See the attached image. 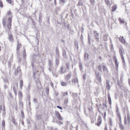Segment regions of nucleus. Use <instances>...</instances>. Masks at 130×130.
Instances as JSON below:
<instances>
[{
    "label": "nucleus",
    "mask_w": 130,
    "mask_h": 130,
    "mask_svg": "<svg viewBox=\"0 0 130 130\" xmlns=\"http://www.w3.org/2000/svg\"><path fill=\"white\" fill-rule=\"evenodd\" d=\"M12 122L15 124L16 125L17 124V122H16L15 119H12Z\"/></svg>",
    "instance_id": "48"
},
{
    "label": "nucleus",
    "mask_w": 130,
    "mask_h": 130,
    "mask_svg": "<svg viewBox=\"0 0 130 130\" xmlns=\"http://www.w3.org/2000/svg\"><path fill=\"white\" fill-rule=\"evenodd\" d=\"M120 41H121V42L123 44H124L125 43V40L124 39H122Z\"/></svg>",
    "instance_id": "47"
},
{
    "label": "nucleus",
    "mask_w": 130,
    "mask_h": 130,
    "mask_svg": "<svg viewBox=\"0 0 130 130\" xmlns=\"http://www.w3.org/2000/svg\"><path fill=\"white\" fill-rule=\"evenodd\" d=\"M13 90L14 91V93H15V95H17L16 91V89L15 88V87L14 86H13Z\"/></svg>",
    "instance_id": "52"
},
{
    "label": "nucleus",
    "mask_w": 130,
    "mask_h": 130,
    "mask_svg": "<svg viewBox=\"0 0 130 130\" xmlns=\"http://www.w3.org/2000/svg\"><path fill=\"white\" fill-rule=\"evenodd\" d=\"M88 54L86 53H85L84 55V58L85 60H87L88 59Z\"/></svg>",
    "instance_id": "17"
},
{
    "label": "nucleus",
    "mask_w": 130,
    "mask_h": 130,
    "mask_svg": "<svg viewBox=\"0 0 130 130\" xmlns=\"http://www.w3.org/2000/svg\"><path fill=\"white\" fill-rule=\"evenodd\" d=\"M122 62H123V64L124 65V66L125 67H126V63H125V60H124V58H122Z\"/></svg>",
    "instance_id": "41"
},
{
    "label": "nucleus",
    "mask_w": 130,
    "mask_h": 130,
    "mask_svg": "<svg viewBox=\"0 0 130 130\" xmlns=\"http://www.w3.org/2000/svg\"><path fill=\"white\" fill-rule=\"evenodd\" d=\"M102 123L101 117V116H99L97 120V123L95 124L96 125L99 126Z\"/></svg>",
    "instance_id": "8"
},
{
    "label": "nucleus",
    "mask_w": 130,
    "mask_h": 130,
    "mask_svg": "<svg viewBox=\"0 0 130 130\" xmlns=\"http://www.w3.org/2000/svg\"><path fill=\"white\" fill-rule=\"evenodd\" d=\"M103 70L104 72H108V70L107 67L105 65L102 66Z\"/></svg>",
    "instance_id": "18"
},
{
    "label": "nucleus",
    "mask_w": 130,
    "mask_h": 130,
    "mask_svg": "<svg viewBox=\"0 0 130 130\" xmlns=\"http://www.w3.org/2000/svg\"><path fill=\"white\" fill-rule=\"evenodd\" d=\"M94 34L95 37L96 38V39H97V41H98L99 39V34H98L96 31H94Z\"/></svg>",
    "instance_id": "12"
},
{
    "label": "nucleus",
    "mask_w": 130,
    "mask_h": 130,
    "mask_svg": "<svg viewBox=\"0 0 130 130\" xmlns=\"http://www.w3.org/2000/svg\"><path fill=\"white\" fill-rule=\"evenodd\" d=\"M9 35V39L10 41L12 42L13 41V36L12 34H8Z\"/></svg>",
    "instance_id": "16"
},
{
    "label": "nucleus",
    "mask_w": 130,
    "mask_h": 130,
    "mask_svg": "<svg viewBox=\"0 0 130 130\" xmlns=\"http://www.w3.org/2000/svg\"><path fill=\"white\" fill-rule=\"evenodd\" d=\"M46 92L47 94H48L49 92V89L47 87L46 88Z\"/></svg>",
    "instance_id": "43"
},
{
    "label": "nucleus",
    "mask_w": 130,
    "mask_h": 130,
    "mask_svg": "<svg viewBox=\"0 0 130 130\" xmlns=\"http://www.w3.org/2000/svg\"><path fill=\"white\" fill-rule=\"evenodd\" d=\"M72 76V74L70 72L65 77V79L66 80H69Z\"/></svg>",
    "instance_id": "11"
},
{
    "label": "nucleus",
    "mask_w": 130,
    "mask_h": 130,
    "mask_svg": "<svg viewBox=\"0 0 130 130\" xmlns=\"http://www.w3.org/2000/svg\"><path fill=\"white\" fill-rule=\"evenodd\" d=\"M50 130H58V129L57 128H53L52 127L50 128Z\"/></svg>",
    "instance_id": "63"
},
{
    "label": "nucleus",
    "mask_w": 130,
    "mask_h": 130,
    "mask_svg": "<svg viewBox=\"0 0 130 130\" xmlns=\"http://www.w3.org/2000/svg\"><path fill=\"white\" fill-rule=\"evenodd\" d=\"M59 57H55V62L57 66L58 65L59 63Z\"/></svg>",
    "instance_id": "14"
},
{
    "label": "nucleus",
    "mask_w": 130,
    "mask_h": 130,
    "mask_svg": "<svg viewBox=\"0 0 130 130\" xmlns=\"http://www.w3.org/2000/svg\"><path fill=\"white\" fill-rule=\"evenodd\" d=\"M21 115L22 117L23 118H24V113L23 110H21Z\"/></svg>",
    "instance_id": "40"
},
{
    "label": "nucleus",
    "mask_w": 130,
    "mask_h": 130,
    "mask_svg": "<svg viewBox=\"0 0 130 130\" xmlns=\"http://www.w3.org/2000/svg\"><path fill=\"white\" fill-rule=\"evenodd\" d=\"M23 81L22 80H20V88L21 89H22V87L23 86Z\"/></svg>",
    "instance_id": "24"
},
{
    "label": "nucleus",
    "mask_w": 130,
    "mask_h": 130,
    "mask_svg": "<svg viewBox=\"0 0 130 130\" xmlns=\"http://www.w3.org/2000/svg\"><path fill=\"white\" fill-rule=\"evenodd\" d=\"M72 83H78V80L77 78H75L73 79L72 80Z\"/></svg>",
    "instance_id": "25"
},
{
    "label": "nucleus",
    "mask_w": 130,
    "mask_h": 130,
    "mask_svg": "<svg viewBox=\"0 0 130 130\" xmlns=\"http://www.w3.org/2000/svg\"><path fill=\"white\" fill-rule=\"evenodd\" d=\"M61 85L63 86H66L67 85V83L64 81H62L60 83Z\"/></svg>",
    "instance_id": "20"
},
{
    "label": "nucleus",
    "mask_w": 130,
    "mask_h": 130,
    "mask_svg": "<svg viewBox=\"0 0 130 130\" xmlns=\"http://www.w3.org/2000/svg\"><path fill=\"white\" fill-rule=\"evenodd\" d=\"M83 5V3L81 2L80 1H79L77 5L78 6H82Z\"/></svg>",
    "instance_id": "44"
},
{
    "label": "nucleus",
    "mask_w": 130,
    "mask_h": 130,
    "mask_svg": "<svg viewBox=\"0 0 130 130\" xmlns=\"http://www.w3.org/2000/svg\"><path fill=\"white\" fill-rule=\"evenodd\" d=\"M109 124L111 126H112V119L111 118H110L109 119Z\"/></svg>",
    "instance_id": "39"
},
{
    "label": "nucleus",
    "mask_w": 130,
    "mask_h": 130,
    "mask_svg": "<svg viewBox=\"0 0 130 130\" xmlns=\"http://www.w3.org/2000/svg\"><path fill=\"white\" fill-rule=\"evenodd\" d=\"M12 17H9L8 19V23L7 25V27L8 29H10L11 28V25Z\"/></svg>",
    "instance_id": "4"
},
{
    "label": "nucleus",
    "mask_w": 130,
    "mask_h": 130,
    "mask_svg": "<svg viewBox=\"0 0 130 130\" xmlns=\"http://www.w3.org/2000/svg\"><path fill=\"white\" fill-rule=\"evenodd\" d=\"M8 14L9 15H10V17H11L12 18V13L10 11H9L8 12Z\"/></svg>",
    "instance_id": "54"
},
{
    "label": "nucleus",
    "mask_w": 130,
    "mask_h": 130,
    "mask_svg": "<svg viewBox=\"0 0 130 130\" xmlns=\"http://www.w3.org/2000/svg\"><path fill=\"white\" fill-rule=\"evenodd\" d=\"M56 68H55L54 69H53V70L52 71H51L52 72V74L54 76H55V77H56L58 76V75H55V73L56 71Z\"/></svg>",
    "instance_id": "19"
},
{
    "label": "nucleus",
    "mask_w": 130,
    "mask_h": 130,
    "mask_svg": "<svg viewBox=\"0 0 130 130\" xmlns=\"http://www.w3.org/2000/svg\"><path fill=\"white\" fill-rule=\"evenodd\" d=\"M91 123H93L95 120V117H94L92 119L91 118Z\"/></svg>",
    "instance_id": "49"
},
{
    "label": "nucleus",
    "mask_w": 130,
    "mask_h": 130,
    "mask_svg": "<svg viewBox=\"0 0 130 130\" xmlns=\"http://www.w3.org/2000/svg\"><path fill=\"white\" fill-rule=\"evenodd\" d=\"M68 98H66L65 100L64 101V103L65 104H67L68 102Z\"/></svg>",
    "instance_id": "34"
},
{
    "label": "nucleus",
    "mask_w": 130,
    "mask_h": 130,
    "mask_svg": "<svg viewBox=\"0 0 130 130\" xmlns=\"http://www.w3.org/2000/svg\"><path fill=\"white\" fill-rule=\"evenodd\" d=\"M79 66L80 70H82L83 69V66L82 63L80 62L79 63Z\"/></svg>",
    "instance_id": "31"
},
{
    "label": "nucleus",
    "mask_w": 130,
    "mask_h": 130,
    "mask_svg": "<svg viewBox=\"0 0 130 130\" xmlns=\"http://www.w3.org/2000/svg\"><path fill=\"white\" fill-rule=\"evenodd\" d=\"M111 83L110 81L107 79L106 80V87L107 90H110L111 87Z\"/></svg>",
    "instance_id": "2"
},
{
    "label": "nucleus",
    "mask_w": 130,
    "mask_h": 130,
    "mask_svg": "<svg viewBox=\"0 0 130 130\" xmlns=\"http://www.w3.org/2000/svg\"><path fill=\"white\" fill-rule=\"evenodd\" d=\"M103 40L105 41H107L108 39L107 38V35H104L103 38Z\"/></svg>",
    "instance_id": "33"
},
{
    "label": "nucleus",
    "mask_w": 130,
    "mask_h": 130,
    "mask_svg": "<svg viewBox=\"0 0 130 130\" xmlns=\"http://www.w3.org/2000/svg\"><path fill=\"white\" fill-rule=\"evenodd\" d=\"M48 65L49 66L48 69L50 72L54 69L53 66L52 61V60H48Z\"/></svg>",
    "instance_id": "1"
},
{
    "label": "nucleus",
    "mask_w": 130,
    "mask_h": 130,
    "mask_svg": "<svg viewBox=\"0 0 130 130\" xmlns=\"http://www.w3.org/2000/svg\"><path fill=\"white\" fill-rule=\"evenodd\" d=\"M30 88H31V85L30 83H29L28 84V87L26 89V91L28 92L29 91V90H30Z\"/></svg>",
    "instance_id": "27"
},
{
    "label": "nucleus",
    "mask_w": 130,
    "mask_h": 130,
    "mask_svg": "<svg viewBox=\"0 0 130 130\" xmlns=\"http://www.w3.org/2000/svg\"><path fill=\"white\" fill-rule=\"evenodd\" d=\"M7 2L10 4L12 5V3L11 0H6Z\"/></svg>",
    "instance_id": "55"
},
{
    "label": "nucleus",
    "mask_w": 130,
    "mask_h": 130,
    "mask_svg": "<svg viewBox=\"0 0 130 130\" xmlns=\"http://www.w3.org/2000/svg\"><path fill=\"white\" fill-rule=\"evenodd\" d=\"M41 115H39L37 116V118L38 120H39L41 119Z\"/></svg>",
    "instance_id": "50"
},
{
    "label": "nucleus",
    "mask_w": 130,
    "mask_h": 130,
    "mask_svg": "<svg viewBox=\"0 0 130 130\" xmlns=\"http://www.w3.org/2000/svg\"><path fill=\"white\" fill-rule=\"evenodd\" d=\"M42 16L41 13H40L39 15V21L40 22H41Z\"/></svg>",
    "instance_id": "28"
},
{
    "label": "nucleus",
    "mask_w": 130,
    "mask_h": 130,
    "mask_svg": "<svg viewBox=\"0 0 130 130\" xmlns=\"http://www.w3.org/2000/svg\"><path fill=\"white\" fill-rule=\"evenodd\" d=\"M62 55L64 58H67V55L66 51L64 50H63Z\"/></svg>",
    "instance_id": "15"
},
{
    "label": "nucleus",
    "mask_w": 130,
    "mask_h": 130,
    "mask_svg": "<svg viewBox=\"0 0 130 130\" xmlns=\"http://www.w3.org/2000/svg\"><path fill=\"white\" fill-rule=\"evenodd\" d=\"M66 65L67 68L68 69H69L70 68V63H67L66 64Z\"/></svg>",
    "instance_id": "45"
},
{
    "label": "nucleus",
    "mask_w": 130,
    "mask_h": 130,
    "mask_svg": "<svg viewBox=\"0 0 130 130\" xmlns=\"http://www.w3.org/2000/svg\"><path fill=\"white\" fill-rule=\"evenodd\" d=\"M116 112H119V109L117 106L116 107Z\"/></svg>",
    "instance_id": "60"
},
{
    "label": "nucleus",
    "mask_w": 130,
    "mask_h": 130,
    "mask_svg": "<svg viewBox=\"0 0 130 130\" xmlns=\"http://www.w3.org/2000/svg\"><path fill=\"white\" fill-rule=\"evenodd\" d=\"M108 101L109 102V104H110V105H111V98L109 94L108 95Z\"/></svg>",
    "instance_id": "23"
},
{
    "label": "nucleus",
    "mask_w": 130,
    "mask_h": 130,
    "mask_svg": "<svg viewBox=\"0 0 130 130\" xmlns=\"http://www.w3.org/2000/svg\"><path fill=\"white\" fill-rule=\"evenodd\" d=\"M113 60L115 61V64L116 68L118 69V67L119 62L118 61L116 57H114Z\"/></svg>",
    "instance_id": "10"
},
{
    "label": "nucleus",
    "mask_w": 130,
    "mask_h": 130,
    "mask_svg": "<svg viewBox=\"0 0 130 130\" xmlns=\"http://www.w3.org/2000/svg\"><path fill=\"white\" fill-rule=\"evenodd\" d=\"M119 52L121 59L124 58L123 55L125 54V53L122 47H121L119 48Z\"/></svg>",
    "instance_id": "3"
},
{
    "label": "nucleus",
    "mask_w": 130,
    "mask_h": 130,
    "mask_svg": "<svg viewBox=\"0 0 130 130\" xmlns=\"http://www.w3.org/2000/svg\"><path fill=\"white\" fill-rule=\"evenodd\" d=\"M117 6L116 5L112 7V12H113L116 10L117 9Z\"/></svg>",
    "instance_id": "30"
},
{
    "label": "nucleus",
    "mask_w": 130,
    "mask_h": 130,
    "mask_svg": "<svg viewBox=\"0 0 130 130\" xmlns=\"http://www.w3.org/2000/svg\"><path fill=\"white\" fill-rule=\"evenodd\" d=\"M18 96L20 98H22L23 97L22 93L21 91H19L18 92Z\"/></svg>",
    "instance_id": "26"
},
{
    "label": "nucleus",
    "mask_w": 130,
    "mask_h": 130,
    "mask_svg": "<svg viewBox=\"0 0 130 130\" xmlns=\"http://www.w3.org/2000/svg\"><path fill=\"white\" fill-rule=\"evenodd\" d=\"M68 93L67 92H62V96H65L66 95H68Z\"/></svg>",
    "instance_id": "35"
},
{
    "label": "nucleus",
    "mask_w": 130,
    "mask_h": 130,
    "mask_svg": "<svg viewBox=\"0 0 130 130\" xmlns=\"http://www.w3.org/2000/svg\"><path fill=\"white\" fill-rule=\"evenodd\" d=\"M3 6V3L2 1H0V7H1L2 8Z\"/></svg>",
    "instance_id": "53"
},
{
    "label": "nucleus",
    "mask_w": 130,
    "mask_h": 130,
    "mask_svg": "<svg viewBox=\"0 0 130 130\" xmlns=\"http://www.w3.org/2000/svg\"><path fill=\"white\" fill-rule=\"evenodd\" d=\"M90 2H91V4L92 6H93L95 4L94 0H90Z\"/></svg>",
    "instance_id": "38"
},
{
    "label": "nucleus",
    "mask_w": 130,
    "mask_h": 130,
    "mask_svg": "<svg viewBox=\"0 0 130 130\" xmlns=\"http://www.w3.org/2000/svg\"><path fill=\"white\" fill-rule=\"evenodd\" d=\"M96 74V78L100 83H101L102 82V79L101 78V76L100 73L99 72H95Z\"/></svg>",
    "instance_id": "6"
},
{
    "label": "nucleus",
    "mask_w": 130,
    "mask_h": 130,
    "mask_svg": "<svg viewBox=\"0 0 130 130\" xmlns=\"http://www.w3.org/2000/svg\"><path fill=\"white\" fill-rule=\"evenodd\" d=\"M102 66L100 65L98 66V69L99 70V71L100 72H102Z\"/></svg>",
    "instance_id": "29"
},
{
    "label": "nucleus",
    "mask_w": 130,
    "mask_h": 130,
    "mask_svg": "<svg viewBox=\"0 0 130 130\" xmlns=\"http://www.w3.org/2000/svg\"><path fill=\"white\" fill-rule=\"evenodd\" d=\"M18 72H19V69H18V68L16 69V70L15 71V73H14V75H17L18 74Z\"/></svg>",
    "instance_id": "36"
},
{
    "label": "nucleus",
    "mask_w": 130,
    "mask_h": 130,
    "mask_svg": "<svg viewBox=\"0 0 130 130\" xmlns=\"http://www.w3.org/2000/svg\"><path fill=\"white\" fill-rule=\"evenodd\" d=\"M80 40H83V35L82 34H81V36H80Z\"/></svg>",
    "instance_id": "64"
},
{
    "label": "nucleus",
    "mask_w": 130,
    "mask_h": 130,
    "mask_svg": "<svg viewBox=\"0 0 130 130\" xmlns=\"http://www.w3.org/2000/svg\"><path fill=\"white\" fill-rule=\"evenodd\" d=\"M119 126L121 130H124V128L123 125L122 123H119Z\"/></svg>",
    "instance_id": "22"
},
{
    "label": "nucleus",
    "mask_w": 130,
    "mask_h": 130,
    "mask_svg": "<svg viewBox=\"0 0 130 130\" xmlns=\"http://www.w3.org/2000/svg\"><path fill=\"white\" fill-rule=\"evenodd\" d=\"M17 41V53L18 55H19L20 52L19 51L20 48L21 46V44L20 42L18 40Z\"/></svg>",
    "instance_id": "5"
},
{
    "label": "nucleus",
    "mask_w": 130,
    "mask_h": 130,
    "mask_svg": "<svg viewBox=\"0 0 130 130\" xmlns=\"http://www.w3.org/2000/svg\"><path fill=\"white\" fill-rule=\"evenodd\" d=\"M19 103L20 106H21V107H23V103L20 100L19 102Z\"/></svg>",
    "instance_id": "37"
},
{
    "label": "nucleus",
    "mask_w": 130,
    "mask_h": 130,
    "mask_svg": "<svg viewBox=\"0 0 130 130\" xmlns=\"http://www.w3.org/2000/svg\"><path fill=\"white\" fill-rule=\"evenodd\" d=\"M55 53L57 56L56 57H60V56L59 55V53L58 50V46H57L56 47Z\"/></svg>",
    "instance_id": "13"
},
{
    "label": "nucleus",
    "mask_w": 130,
    "mask_h": 130,
    "mask_svg": "<svg viewBox=\"0 0 130 130\" xmlns=\"http://www.w3.org/2000/svg\"><path fill=\"white\" fill-rule=\"evenodd\" d=\"M105 3L108 5H109L110 6V2L108 0H105Z\"/></svg>",
    "instance_id": "32"
},
{
    "label": "nucleus",
    "mask_w": 130,
    "mask_h": 130,
    "mask_svg": "<svg viewBox=\"0 0 130 130\" xmlns=\"http://www.w3.org/2000/svg\"><path fill=\"white\" fill-rule=\"evenodd\" d=\"M124 122L125 125H126L127 124V121L126 119L125 118H124Z\"/></svg>",
    "instance_id": "62"
},
{
    "label": "nucleus",
    "mask_w": 130,
    "mask_h": 130,
    "mask_svg": "<svg viewBox=\"0 0 130 130\" xmlns=\"http://www.w3.org/2000/svg\"><path fill=\"white\" fill-rule=\"evenodd\" d=\"M23 59H25L26 58V54L25 49H24L23 52Z\"/></svg>",
    "instance_id": "21"
},
{
    "label": "nucleus",
    "mask_w": 130,
    "mask_h": 130,
    "mask_svg": "<svg viewBox=\"0 0 130 130\" xmlns=\"http://www.w3.org/2000/svg\"><path fill=\"white\" fill-rule=\"evenodd\" d=\"M56 115L57 117L59 120H62L63 119L62 117L61 116L59 112L58 111H56Z\"/></svg>",
    "instance_id": "9"
},
{
    "label": "nucleus",
    "mask_w": 130,
    "mask_h": 130,
    "mask_svg": "<svg viewBox=\"0 0 130 130\" xmlns=\"http://www.w3.org/2000/svg\"><path fill=\"white\" fill-rule=\"evenodd\" d=\"M60 74H62L66 72L65 67L64 66L61 67L59 70Z\"/></svg>",
    "instance_id": "7"
},
{
    "label": "nucleus",
    "mask_w": 130,
    "mask_h": 130,
    "mask_svg": "<svg viewBox=\"0 0 130 130\" xmlns=\"http://www.w3.org/2000/svg\"><path fill=\"white\" fill-rule=\"evenodd\" d=\"M86 75L85 74H84L83 76V78L84 79V80H85L86 79Z\"/></svg>",
    "instance_id": "61"
},
{
    "label": "nucleus",
    "mask_w": 130,
    "mask_h": 130,
    "mask_svg": "<svg viewBox=\"0 0 130 130\" xmlns=\"http://www.w3.org/2000/svg\"><path fill=\"white\" fill-rule=\"evenodd\" d=\"M3 116H5V113H6V112H5V109H3Z\"/></svg>",
    "instance_id": "51"
},
{
    "label": "nucleus",
    "mask_w": 130,
    "mask_h": 130,
    "mask_svg": "<svg viewBox=\"0 0 130 130\" xmlns=\"http://www.w3.org/2000/svg\"><path fill=\"white\" fill-rule=\"evenodd\" d=\"M74 34V31L73 30H71L70 32V34L73 35Z\"/></svg>",
    "instance_id": "57"
},
{
    "label": "nucleus",
    "mask_w": 130,
    "mask_h": 130,
    "mask_svg": "<svg viewBox=\"0 0 130 130\" xmlns=\"http://www.w3.org/2000/svg\"><path fill=\"white\" fill-rule=\"evenodd\" d=\"M2 126L4 127V128L5 127V122L4 120L2 121Z\"/></svg>",
    "instance_id": "46"
},
{
    "label": "nucleus",
    "mask_w": 130,
    "mask_h": 130,
    "mask_svg": "<svg viewBox=\"0 0 130 130\" xmlns=\"http://www.w3.org/2000/svg\"><path fill=\"white\" fill-rule=\"evenodd\" d=\"M117 115L118 117H121L120 114L119 112H116Z\"/></svg>",
    "instance_id": "58"
},
{
    "label": "nucleus",
    "mask_w": 130,
    "mask_h": 130,
    "mask_svg": "<svg viewBox=\"0 0 130 130\" xmlns=\"http://www.w3.org/2000/svg\"><path fill=\"white\" fill-rule=\"evenodd\" d=\"M119 21L120 23H124V21L122 20L120 18H119Z\"/></svg>",
    "instance_id": "42"
},
{
    "label": "nucleus",
    "mask_w": 130,
    "mask_h": 130,
    "mask_svg": "<svg viewBox=\"0 0 130 130\" xmlns=\"http://www.w3.org/2000/svg\"><path fill=\"white\" fill-rule=\"evenodd\" d=\"M21 60L22 58L21 57H19L18 58V61L19 63L20 62H21Z\"/></svg>",
    "instance_id": "59"
},
{
    "label": "nucleus",
    "mask_w": 130,
    "mask_h": 130,
    "mask_svg": "<svg viewBox=\"0 0 130 130\" xmlns=\"http://www.w3.org/2000/svg\"><path fill=\"white\" fill-rule=\"evenodd\" d=\"M57 123L58 124H63V122H61V121H57Z\"/></svg>",
    "instance_id": "56"
}]
</instances>
